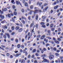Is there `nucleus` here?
Segmentation results:
<instances>
[{
    "mask_svg": "<svg viewBox=\"0 0 63 63\" xmlns=\"http://www.w3.org/2000/svg\"><path fill=\"white\" fill-rule=\"evenodd\" d=\"M11 29L12 30H14L15 29V27H14V26H12V27Z\"/></svg>",
    "mask_w": 63,
    "mask_h": 63,
    "instance_id": "6ab92c4d",
    "label": "nucleus"
},
{
    "mask_svg": "<svg viewBox=\"0 0 63 63\" xmlns=\"http://www.w3.org/2000/svg\"><path fill=\"white\" fill-rule=\"evenodd\" d=\"M35 27L36 28H38V25L37 24H36L35 26Z\"/></svg>",
    "mask_w": 63,
    "mask_h": 63,
    "instance_id": "864d4df0",
    "label": "nucleus"
},
{
    "mask_svg": "<svg viewBox=\"0 0 63 63\" xmlns=\"http://www.w3.org/2000/svg\"><path fill=\"white\" fill-rule=\"evenodd\" d=\"M5 35H7V36L8 38H10V34L9 33H5Z\"/></svg>",
    "mask_w": 63,
    "mask_h": 63,
    "instance_id": "423d86ee",
    "label": "nucleus"
},
{
    "mask_svg": "<svg viewBox=\"0 0 63 63\" xmlns=\"http://www.w3.org/2000/svg\"><path fill=\"white\" fill-rule=\"evenodd\" d=\"M35 19L36 20H37L38 19V15H37L36 16Z\"/></svg>",
    "mask_w": 63,
    "mask_h": 63,
    "instance_id": "9b49d317",
    "label": "nucleus"
},
{
    "mask_svg": "<svg viewBox=\"0 0 63 63\" xmlns=\"http://www.w3.org/2000/svg\"><path fill=\"white\" fill-rule=\"evenodd\" d=\"M56 1H55L54 3L52 4V5H56Z\"/></svg>",
    "mask_w": 63,
    "mask_h": 63,
    "instance_id": "473e14b6",
    "label": "nucleus"
},
{
    "mask_svg": "<svg viewBox=\"0 0 63 63\" xmlns=\"http://www.w3.org/2000/svg\"><path fill=\"white\" fill-rule=\"evenodd\" d=\"M23 51V50H22V49H20V52H22Z\"/></svg>",
    "mask_w": 63,
    "mask_h": 63,
    "instance_id": "338daca9",
    "label": "nucleus"
},
{
    "mask_svg": "<svg viewBox=\"0 0 63 63\" xmlns=\"http://www.w3.org/2000/svg\"><path fill=\"white\" fill-rule=\"evenodd\" d=\"M45 35H43L42 36H41V40H43L45 38Z\"/></svg>",
    "mask_w": 63,
    "mask_h": 63,
    "instance_id": "0eeeda50",
    "label": "nucleus"
},
{
    "mask_svg": "<svg viewBox=\"0 0 63 63\" xmlns=\"http://www.w3.org/2000/svg\"><path fill=\"white\" fill-rule=\"evenodd\" d=\"M34 63H38L37 61L36 60H35L34 61Z\"/></svg>",
    "mask_w": 63,
    "mask_h": 63,
    "instance_id": "774afa93",
    "label": "nucleus"
},
{
    "mask_svg": "<svg viewBox=\"0 0 63 63\" xmlns=\"http://www.w3.org/2000/svg\"><path fill=\"white\" fill-rule=\"evenodd\" d=\"M55 29L54 28H51V30L52 31H54Z\"/></svg>",
    "mask_w": 63,
    "mask_h": 63,
    "instance_id": "79ce46f5",
    "label": "nucleus"
},
{
    "mask_svg": "<svg viewBox=\"0 0 63 63\" xmlns=\"http://www.w3.org/2000/svg\"><path fill=\"white\" fill-rule=\"evenodd\" d=\"M21 22L22 23H23V24H25V21H24V20H22Z\"/></svg>",
    "mask_w": 63,
    "mask_h": 63,
    "instance_id": "b1692460",
    "label": "nucleus"
},
{
    "mask_svg": "<svg viewBox=\"0 0 63 63\" xmlns=\"http://www.w3.org/2000/svg\"><path fill=\"white\" fill-rule=\"evenodd\" d=\"M34 13H39V10H36L34 11Z\"/></svg>",
    "mask_w": 63,
    "mask_h": 63,
    "instance_id": "6e6552de",
    "label": "nucleus"
},
{
    "mask_svg": "<svg viewBox=\"0 0 63 63\" xmlns=\"http://www.w3.org/2000/svg\"><path fill=\"white\" fill-rule=\"evenodd\" d=\"M17 47L18 48H19L20 47V44H18L17 45Z\"/></svg>",
    "mask_w": 63,
    "mask_h": 63,
    "instance_id": "393cba45",
    "label": "nucleus"
},
{
    "mask_svg": "<svg viewBox=\"0 0 63 63\" xmlns=\"http://www.w3.org/2000/svg\"><path fill=\"white\" fill-rule=\"evenodd\" d=\"M1 46L2 47H3V48H4V47H5V46L3 45H1Z\"/></svg>",
    "mask_w": 63,
    "mask_h": 63,
    "instance_id": "13d9d810",
    "label": "nucleus"
},
{
    "mask_svg": "<svg viewBox=\"0 0 63 63\" xmlns=\"http://www.w3.org/2000/svg\"><path fill=\"white\" fill-rule=\"evenodd\" d=\"M21 47L22 48H24V45H22L21 46Z\"/></svg>",
    "mask_w": 63,
    "mask_h": 63,
    "instance_id": "dca6fc26",
    "label": "nucleus"
},
{
    "mask_svg": "<svg viewBox=\"0 0 63 63\" xmlns=\"http://www.w3.org/2000/svg\"><path fill=\"white\" fill-rule=\"evenodd\" d=\"M21 54V53L19 52L18 53L16 54L15 56V57H18V56L20 55Z\"/></svg>",
    "mask_w": 63,
    "mask_h": 63,
    "instance_id": "7ed1b4c3",
    "label": "nucleus"
},
{
    "mask_svg": "<svg viewBox=\"0 0 63 63\" xmlns=\"http://www.w3.org/2000/svg\"><path fill=\"white\" fill-rule=\"evenodd\" d=\"M54 42L55 43H56V44H59V42L57 41H55Z\"/></svg>",
    "mask_w": 63,
    "mask_h": 63,
    "instance_id": "2eb2a0df",
    "label": "nucleus"
},
{
    "mask_svg": "<svg viewBox=\"0 0 63 63\" xmlns=\"http://www.w3.org/2000/svg\"><path fill=\"white\" fill-rule=\"evenodd\" d=\"M53 49L55 50V51H56V48L55 47H54L53 48Z\"/></svg>",
    "mask_w": 63,
    "mask_h": 63,
    "instance_id": "6e6d98bb",
    "label": "nucleus"
},
{
    "mask_svg": "<svg viewBox=\"0 0 63 63\" xmlns=\"http://www.w3.org/2000/svg\"><path fill=\"white\" fill-rule=\"evenodd\" d=\"M12 0V1L11 2V3H12L13 4H15V2L14 0Z\"/></svg>",
    "mask_w": 63,
    "mask_h": 63,
    "instance_id": "412c9836",
    "label": "nucleus"
},
{
    "mask_svg": "<svg viewBox=\"0 0 63 63\" xmlns=\"http://www.w3.org/2000/svg\"><path fill=\"white\" fill-rule=\"evenodd\" d=\"M33 5H31L30 6V8L31 9H32L33 8Z\"/></svg>",
    "mask_w": 63,
    "mask_h": 63,
    "instance_id": "4be33fe9",
    "label": "nucleus"
},
{
    "mask_svg": "<svg viewBox=\"0 0 63 63\" xmlns=\"http://www.w3.org/2000/svg\"><path fill=\"white\" fill-rule=\"evenodd\" d=\"M47 18V16H43L42 17V19H46Z\"/></svg>",
    "mask_w": 63,
    "mask_h": 63,
    "instance_id": "1a4fd4ad",
    "label": "nucleus"
},
{
    "mask_svg": "<svg viewBox=\"0 0 63 63\" xmlns=\"http://www.w3.org/2000/svg\"><path fill=\"white\" fill-rule=\"evenodd\" d=\"M50 32H51V31L50 30H48L47 31V32L49 35H50Z\"/></svg>",
    "mask_w": 63,
    "mask_h": 63,
    "instance_id": "4468645a",
    "label": "nucleus"
},
{
    "mask_svg": "<svg viewBox=\"0 0 63 63\" xmlns=\"http://www.w3.org/2000/svg\"><path fill=\"white\" fill-rule=\"evenodd\" d=\"M12 8L13 9H15V8H16V7H15V6L14 5H13L12 6Z\"/></svg>",
    "mask_w": 63,
    "mask_h": 63,
    "instance_id": "e433bc0d",
    "label": "nucleus"
},
{
    "mask_svg": "<svg viewBox=\"0 0 63 63\" xmlns=\"http://www.w3.org/2000/svg\"><path fill=\"white\" fill-rule=\"evenodd\" d=\"M8 16L9 17H11V15L10 14H8Z\"/></svg>",
    "mask_w": 63,
    "mask_h": 63,
    "instance_id": "de8ad7c7",
    "label": "nucleus"
},
{
    "mask_svg": "<svg viewBox=\"0 0 63 63\" xmlns=\"http://www.w3.org/2000/svg\"><path fill=\"white\" fill-rule=\"evenodd\" d=\"M58 5H57L56 6H55L54 7V9H56L58 8Z\"/></svg>",
    "mask_w": 63,
    "mask_h": 63,
    "instance_id": "a211bd4d",
    "label": "nucleus"
},
{
    "mask_svg": "<svg viewBox=\"0 0 63 63\" xmlns=\"http://www.w3.org/2000/svg\"><path fill=\"white\" fill-rule=\"evenodd\" d=\"M53 24H52L50 25V27L51 28L52 27H53Z\"/></svg>",
    "mask_w": 63,
    "mask_h": 63,
    "instance_id": "aec40b11",
    "label": "nucleus"
},
{
    "mask_svg": "<svg viewBox=\"0 0 63 63\" xmlns=\"http://www.w3.org/2000/svg\"><path fill=\"white\" fill-rule=\"evenodd\" d=\"M19 29V27L18 26H16V30H18Z\"/></svg>",
    "mask_w": 63,
    "mask_h": 63,
    "instance_id": "9d476101",
    "label": "nucleus"
},
{
    "mask_svg": "<svg viewBox=\"0 0 63 63\" xmlns=\"http://www.w3.org/2000/svg\"><path fill=\"white\" fill-rule=\"evenodd\" d=\"M15 32H12L11 35H13L14 34H15Z\"/></svg>",
    "mask_w": 63,
    "mask_h": 63,
    "instance_id": "49530a36",
    "label": "nucleus"
},
{
    "mask_svg": "<svg viewBox=\"0 0 63 63\" xmlns=\"http://www.w3.org/2000/svg\"><path fill=\"white\" fill-rule=\"evenodd\" d=\"M25 63V60L24 59H23L22 60L21 63Z\"/></svg>",
    "mask_w": 63,
    "mask_h": 63,
    "instance_id": "f3484780",
    "label": "nucleus"
},
{
    "mask_svg": "<svg viewBox=\"0 0 63 63\" xmlns=\"http://www.w3.org/2000/svg\"><path fill=\"white\" fill-rule=\"evenodd\" d=\"M37 38H40V37H41V35H38V36H37Z\"/></svg>",
    "mask_w": 63,
    "mask_h": 63,
    "instance_id": "a18cd8bd",
    "label": "nucleus"
},
{
    "mask_svg": "<svg viewBox=\"0 0 63 63\" xmlns=\"http://www.w3.org/2000/svg\"><path fill=\"white\" fill-rule=\"evenodd\" d=\"M54 57V56H53V55H52L49 56V58L51 60V59H52Z\"/></svg>",
    "mask_w": 63,
    "mask_h": 63,
    "instance_id": "f257e3e1",
    "label": "nucleus"
},
{
    "mask_svg": "<svg viewBox=\"0 0 63 63\" xmlns=\"http://www.w3.org/2000/svg\"><path fill=\"white\" fill-rule=\"evenodd\" d=\"M16 5H18L19 4H20V5H21V4L20 2H18V1H16Z\"/></svg>",
    "mask_w": 63,
    "mask_h": 63,
    "instance_id": "39448f33",
    "label": "nucleus"
},
{
    "mask_svg": "<svg viewBox=\"0 0 63 63\" xmlns=\"http://www.w3.org/2000/svg\"><path fill=\"white\" fill-rule=\"evenodd\" d=\"M50 44L48 43H47L46 44V47H47L48 46H49Z\"/></svg>",
    "mask_w": 63,
    "mask_h": 63,
    "instance_id": "c756f323",
    "label": "nucleus"
},
{
    "mask_svg": "<svg viewBox=\"0 0 63 63\" xmlns=\"http://www.w3.org/2000/svg\"><path fill=\"white\" fill-rule=\"evenodd\" d=\"M61 62V61H60V60L59 58L58 59V60H56L55 61V62L56 63H60Z\"/></svg>",
    "mask_w": 63,
    "mask_h": 63,
    "instance_id": "f03ea898",
    "label": "nucleus"
},
{
    "mask_svg": "<svg viewBox=\"0 0 63 63\" xmlns=\"http://www.w3.org/2000/svg\"><path fill=\"white\" fill-rule=\"evenodd\" d=\"M28 31V30H27L25 32V34H27Z\"/></svg>",
    "mask_w": 63,
    "mask_h": 63,
    "instance_id": "603ef678",
    "label": "nucleus"
},
{
    "mask_svg": "<svg viewBox=\"0 0 63 63\" xmlns=\"http://www.w3.org/2000/svg\"><path fill=\"white\" fill-rule=\"evenodd\" d=\"M42 57H43V59H45V57H46L47 55H46L45 54L42 55L41 56Z\"/></svg>",
    "mask_w": 63,
    "mask_h": 63,
    "instance_id": "20e7f679",
    "label": "nucleus"
},
{
    "mask_svg": "<svg viewBox=\"0 0 63 63\" xmlns=\"http://www.w3.org/2000/svg\"><path fill=\"white\" fill-rule=\"evenodd\" d=\"M10 53H7L6 54V55L7 56H10Z\"/></svg>",
    "mask_w": 63,
    "mask_h": 63,
    "instance_id": "2f4dec72",
    "label": "nucleus"
},
{
    "mask_svg": "<svg viewBox=\"0 0 63 63\" xmlns=\"http://www.w3.org/2000/svg\"><path fill=\"white\" fill-rule=\"evenodd\" d=\"M45 24V23L44 22H41L40 23V24L41 25H44Z\"/></svg>",
    "mask_w": 63,
    "mask_h": 63,
    "instance_id": "5701e85b",
    "label": "nucleus"
},
{
    "mask_svg": "<svg viewBox=\"0 0 63 63\" xmlns=\"http://www.w3.org/2000/svg\"><path fill=\"white\" fill-rule=\"evenodd\" d=\"M21 11L22 13H24V10L23 9H22Z\"/></svg>",
    "mask_w": 63,
    "mask_h": 63,
    "instance_id": "3c124183",
    "label": "nucleus"
},
{
    "mask_svg": "<svg viewBox=\"0 0 63 63\" xmlns=\"http://www.w3.org/2000/svg\"><path fill=\"white\" fill-rule=\"evenodd\" d=\"M55 55L56 56H58L59 55V54L57 53H55Z\"/></svg>",
    "mask_w": 63,
    "mask_h": 63,
    "instance_id": "37998d69",
    "label": "nucleus"
},
{
    "mask_svg": "<svg viewBox=\"0 0 63 63\" xmlns=\"http://www.w3.org/2000/svg\"><path fill=\"white\" fill-rule=\"evenodd\" d=\"M44 41L46 42V43H47V42H48V40L46 39V38H45L44 39Z\"/></svg>",
    "mask_w": 63,
    "mask_h": 63,
    "instance_id": "ddd939ff",
    "label": "nucleus"
},
{
    "mask_svg": "<svg viewBox=\"0 0 63 63\" xmlns=\"http://www.w3.org/2000/svg\"><path fill=\"white\" fill-rule=\"evenodd\" d=\"M48 6H47L45 8V11H47V9H48Z\"/></svg>",
    "mask_w": 63,
    "mask_h": 63,
    "instance_id": "c85d7f7f",
    "label": "nucleus"
},
{
    "mask_svg": "<svg viewBox=\"0 0 63 63\" xmlns=\"http://www.w3.org/2000/svg\"><path fill=\"white\" fill-rule=\"evenodd\" d=\"M7 10V9L6 8H4V11H6Z\"/></svg>",
    "mask_w": 63,
    "mask_h": 63,
    "instance_id": "4d7b16f0",
    "label": "nucleus"
},
{
    "mask_svg": "<svg viewBox=\"0 0 63 63\" xmlns=\"http://www.w3.org/2000/svg\"><path fill=\"white\" fill-rule=\"evenodd\" d=\"M12 20L13 21V22H15V19L13 18H12Z\"/></svg>",
    "mask_w": 63,
    "mask_h": 63,
    "instance_id": "c9c22d12",
    "label": "nucleus"
},
{
    "mask_svg": "<svg viewBox=\"0 0 63 63\" xmlns=\"http://www.w3.org/2000/svg\"><path fill=\"white\" fill-rule=\"evenodd\" d=\"M58 32H60L61 31V29L60 28H59L58 29Z\"/></svg>",
    "mask_w": 63,
    "mask_h": 63,
    "instance_id": "8fccbe9b",
    "label": "nucleus"
},
{
    "mask_svg": "<svg viewBox=\"0 0 63 63\" xmlns=\"http://www.w3.org/2000/svg\"><path fill=\"white\" fill-rule=\"evenodd\" d=\"M15 41L16 42V43H18V40L17 39H16Z\"/></svg>",
    "mask_w": 63,
    "mask_h": 63,
    "instance_id": "052dcab7",
    "label": "nucleus"
},
{
    "mask_svg": "<svg viewBox=\"0 0 63 63\" xmlns=\"http://www.w3.org/2000/svg\"><path fill=\"white\" fill-rule=\"evenodd\" d=\"M52 34L53 35H55V32H52Z\"/></svg>",
    "mask_w": 63,
    "mask_h": 63,
    "instance_id": "0e129e2a",
    "label": "nucleus"
},
{
    "mask_svg": "<svg viewBox=\"0 0 63 63\" xmlns=\"http://www.w3.org/2000/svg\"><path fill=\"white\" fill-rule=\"evenodd\" d=\"M25 5L26 7L27 6V2H25Z\"/></svg>",
    "mask_w": 63,
    "mask_h": 63,
    "instance_id": "4c0bfd02",
    "label": "nucleus"
},
{
    "mask_svg": "<svg viewBox=\"0 0 63 63\" xmlns=\"http://www.w3.org/2000/svg\"><path fill=\"white\" fill-rule=\"evenodd\" d=\"M42 27H43V28H45L46 26L45 25H42Z\"/></svg>",
    "mask_w": 63,
    "mask_h": 63,
    "instance_id": "c03bdc74",
    "label": "nucleus"
},
{
    "mask_svg": "<svg viewBox=\"0 0 63 63\" xmlns=\"http://www.w3.org/2000/svg\"><path fill=\"white\" fill-rule=\"evenodd\" d=\"M36 51V50L35 49H33V52H35Z\"/></svg>",
    "mask_w": 63,
    "mask_h": 63,
    "instance_id": "cd10ccee",
    "label": "nucleus"
},
{
    "mask_svg": "<svg viewBox=\"0 0 63 63\" xmlns=\"http://www.w3.org/2000/svg\"><path fill=\"white\" fill-rule=\"evenodd\" d=\"M34 33V29H33L32 32V33Z\"/></svg>",
    "mask_w": 63,
    "mask_h": 63,
    "instance_id": "e2e57ef3",
    "label": "nucleus"
},
{
    "mask_svg": "<svg viewBox=\"0 0 63 63\" xmlns=\"http://www.w3.org/2000/svg\"><path fill=\"white\" fill-rule=\"evenodd\" d=\"M23 30V29H22V28H20L18 32H21V31H22Z\"/></svg>",
    "mask_w": 63,
    "mask_h": 63,
    "instance_id": "f8f14e48",
    "label": "nucleus"
},
{
    "mask_svg": "<svg viewBox=\"0 0 63 63\" xmlns=\"http://www.w3.org/2000/svg\"><path fill=\"white\" fill-rule=\"evenodd\" d=\"M3 37L4 39H6V36L5 35H3Z\"/></svg>",
    "mask_w": 63,
    "mask_h": 63,
    "instance_id": "f704fd0d",
    "label": "nucleus"
},
{
    "mask_svg": "<svg viewBox=\"0 0 63 63\" xmlns=\"http://www.w3.org/2000/svg\"><path fill=\"white\" fill-rule=\"evenodd\" d=\"M47 60L46 59H45L43 61L44 62H47Z\"/></svg>",
    "mask_w": 63,
    "mask_h": 63,
    "instance_id": "a19ab883",
    "label": "nucleus"
},
{
    "mask_svg": "<svg viewBox=\"0 0 63 63\" xmlns=\"http://www.w3.org/2000/svg\"><path fill=\"white\" fill-rule=\"evenodd\" d=\"M13 48H14V47H12L11 48H10V49H9V50H12Z\"/></svg>",
    "mask_w": 63,
    "mask_h": 63,
    "instance_id": "5fc2aeb1",
    "label": "nucleus"
},
{
    "mask_svg": "<svg viewBox=\"0 0 63 63\" xmlns=\"http://www.w3.org/2000/svg\"><path fill=\"white\" fill-rule=\"evenodd\" d=\"M31 56L30 55H29L28 56V58H30V57Z\"/></svg>",
    "mask_w": 63,
    "mask_h": 63,
    "instance_id": "69168bd1",
    "label": "nucleus"
},
{
    "mask_svg": "<svg viewBox=\"0 0 63 63\" xmlns=\"http://www.w3.org/2000/svg\"><path fill=\"white\" fill-rule=\"evenodd\" d=\"M33 23H32L31 24L30 26V28H31L32 26H33Z\"/></svg>",
    "mask_w": 63,
    "mask_h": 63,
    "instance_id": "7c9ffc66",
    "label": "nucleus"
},
{
    "mask_svg": "<svg viewBox=\"0 0 63 63\" xmlns=\"http://www.w3.org/2000/svg\"><path fill=\"white\" fill-rule=\"evenodd\" d=\"M14 15L15 16H16V15H17V13H16V12H15V11L14 12Z\"/></svg>",
    "mask_w": 63,
    "mask_h": 63,
    "instance_id": "a878e982",
    "label": "nucleus"
},
{
    "mask_svg": "<svg viewBox=\"0 0 63 63\" xmlns=\"http://www.w3.org/2000/svg\"><path fill=\"white\" fill-rule=\"evenodd\" d=\"M1 18L2 19H4V16L2 15V16H1Z\"/></svg>",
    "mask_w": 63,
    "mask_h": 63,
    "instance_id": "ea45409f",
    "label": "nucleus"
},
{
    "mask_svg": "<svg viewBox=\"0 0 63 63\" xmlns=\"http://www.w3.org/2000/svg\"><path fill=\"white\" fill-rule=\"evenodd\" d=\"M5 22H6V20H4L3 21L1 22V23H4Z\"/></svg>",
    "mask_w": 63,
    "mask_h": 63,
    "instance_id": "bb28decb",
    "label": "nucleus"
},
{
    "mask_svg": "<svg viewBox=\"0 0 63 63\" xmlns=\"http://www.w3.org/2000/svg\"><path fill=\"white\" fill-rule=\"evenodd\" d=\"M32 49H33V48H32V47H31L30 48V50H32Z\"/></svg>",
    "mask_w": 63,
    "mask_h": 63,
    "instance_id": "680f3d73",
    "label": "nucleus"
},
{
    "mask_svg": "<svg viewBox=\"0 0 63 63\" xmlns=\"http://www.w3.org/2000/svg\"><path fill=\"white\" fill-rule=\"evenodd\" d=\"M27 36L28 35H26L25 37V39H26V40H27Z\"/></svg>",
    "mask_w": 63,
    "mask_h": 63,
    "instance_id": "58836bf2",
    "label": "nucleus"
},
{
    "mask_svg": "<svg viewBox=\"0 0 63 63\" xmlns=\"http://www.w3.org/2000/svg\"><path fill=\"white\" fill-rule=\"evenodd\" d=\"M53 40L55 41H56L55 40H56V38L54 37H53Z\"/></svg>",
    "mask_w": 63,
    "mask_h": 63,
    "instance_id": "09e8293b",
    "label": "nucleus"
},
{
    "mask_svg": "<svg viewBox=\"0 0 63 63\" xmlns=\"http://www.w3.org/2000/svg\"><path fill=\"white\" fill-rule=\"evenodd\" d=\"M57 39V40H58V41H61V39L59 38H58Z\"/></svg>",
    "mask_w": 63,
    "mask_h": 63,
    "instance_id": "72a5a7b5",
    "label": "nucleus"
},
{
    "mask_svg": "<svg viewBox=\"0 0 63 63\" xmlns=\"http://www.w3.org/2000/svg\"><path fill=\"white\" fill-rule=\"evenodd\" d=\"M42 2H40L39 4V6H40V7H41V5H42Z\"/></svg>",
    "mask_w": 63,
    "mask_h": 63,
    "instance_id": "bf43d9fd",
    "label": "nucleus"
}]
</instances>
